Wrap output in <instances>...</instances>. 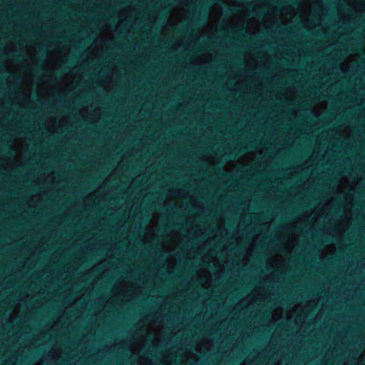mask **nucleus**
Segmentation results:
<instances>
[{
  "mask_svg": "<svg viewBox=\"0 0 365 365\" xmlns=\"http://www.w3.org/2000/svg\"><path fill=\"white\" fill-rule=\"evenodd\" d=\"M16 23L17 38L16 135L19 140L17 165H23V0H17Z\"/></svg>",
  "mask_w": 365,
  "mask_h": 365,
  "instance_id": "nucleus-1",
  "label": "nucleus"
},
{
  "mask_svg": "<svg viewBox=\"0 0 365 365\" xmlns=\"http://www.w3.org/2000/svg\"><path fill=\"white\" fill-rule=\"evenodd\" d=\"M247 148H248V145L241 146V148H240L239 149L235 148V150H233L232 151H230L228 154H227L226 158H231L233 156H237L240 154L245 153L248 150Z\"/></svg>",
  "mask_w": 365,
  "mask_h": 365,
  "instance_id": "nucleus-2",
  "label": "nucleus"
},
{
  "mask_svg": "<svg viewBox=\"0 0 365 365\" xmlns=\"http://www.w3.org/2000/svg\"><path fill=\"white\" fill-rule=\"evenodd\" d=\"M24 24L26 23H31L29 21V17L27 16L26 13V2L25 1H24ZM25 37H26V34H24V38Z\"/></svg>",
  "mask_w": 365,
  "mask_h": 365,
  "instance_id": "nucleus-3",
  "label": "nucleus"
},
{
  "mask_svg": "<svg viewBox=\"0 0 365 365\" xmlns=\"http://www.w3.org/2000/svg\"><path fill=\"white\" fill-rule=\"evenodd\" d=\"M38 49L43 52V56L45 55V53L46 51V47L44 44H41L38 46Z\"/></svg>",
  "mask_w": 365,
  "mask_h": 365,
  "instance_id": "nucleus-4",
  "label": "nucleus"
},
{
  "mask_svg": "<svg viewBox=\"0 0 365 365\" xmlns=\"http://www.w3.org/2000/svg\"><path fill=\"white\" fill-rule=\"evenodd\" d=\"M225 11L227 14H233L235 12V10L233 8L225 6Z\"/></svg>",
  "mask_w": 365,
  "mask_h": 365,
  "instance_id": "nucleus-5",
  "label": "nucleus"
},
{
  "mask_svg": "<svg viewBox=\"0 0 365 365\" xmlns=\"http://www.w3.org/2000/svg\"><path fill=\"white\" fill-rule=\"evenodd\" d=\"M24 71H26V53L25 51H24Z\"/></svg>",
  "mask_w": 365,
  "mask_h": 365,
  "instance_id": "nucleus-6",
  "label": "nucleus"
},
{
  "mask_svg": "<svg viewBox=\"0 0 365 365\" xmlns=\"http://www.w3.org/2000/svg\"><path fill=\"white\" fill-rule=\"evenodd\" d=\"M264 13L263 11H259L258 13H257V16H261L262 15H263Z\"/></svg>",
  "mask_w": 365,
  "mask_h": 365,
  "instance_id": "nucleus-7",
  "label": "nucleus"
},
{
  "mask_svg": "<svg viewBox=\"0 0 365 365\" xmlns=\"http://www.w3.org/2000/svg\"><path fill=\"white\" fill-rule=\"evenodd\" d=\"M24 102L26 101V94L24 93ZM26 115V106H24V115Z\"/></svg>",
  "mask_w": 365,
  "mask_h": 365,
  "instance_id": "nucleus-8",
  "label": "nucleus"
},
{
  "mask_svg": "<svg viewBox=\"0 0 365 365\" xmlns=\"http://www.w3.org/2000/svg\"><path fill=\"white\" fill-rule=\"evenodd\" d=\"M26 158V146L24 145V158ZM24 169H26V165H24Z\"/></svg>",
  "mask_w": 365,
  "mask_h": 365,
  "instance_id": "nucleus-9",
  "label": "nucleus"
},
{
  "mask_svg": "<svg viewBox=\"0 0 365 365\" xmlns=\"http://www.w3.org/2000/svg\"><path fill=\"white\" fill-rule=\"evenodd\" d=\"M25 317H26V315L24 314V324L26 323V319H25ZM25 327H26L24 326V328H25ZM26 339V332L24 331V339Z\"/></svg>",
  "mask_w": 365,
  "mask_h": 365,
  "instance_id": "nucleus-10",
  "label": "nucleus"
},
{
  "mask_svg": "<svg viewBox=\"0 0 365 365\" xmlns=\"http://www.w3.org/2000/svg\"><path fill=\"white\" fill-rule=\"evenodd\" d=\"M25 177H26V174L24 173V178H25ZM26 182V180H24V182ZM25 186H26V185H24V187H25ZM26 192V191L24 190V192ZM25 198H26V197L24 196V199H25ZM24 213L26 212V209H25V208H24Z\"/></svg>",
  "mask_w": 365,
  "mask_h": 365,
  "instance_id": "nucleus-11",
  "label": "nucleus"
},
{
  "mask_svg": "<svg viewBox=\"0 0 365 365\" xmlns=\"http://www.w3.org/2000/svg\"><path fill=\"white\" fill-rule=\"evenodd\" d=\"M182 224H180V223H178V224L176 225V227H182Z\"/></svg>",
  "mask_w": 365,
  "mask_h": 365,
  "instance_id": "nucleus-12",
  "label": "nucleus"
},
{
  "mask_svg": "<svg viewBox=\"0 0 365 365\" xmlns=\"http://www.w3.org/2000/svg\"><path fill=\"white\" fill-rule=\"evenodd\" d=\"M24 246H25V245H26V241H25V240H26V236H25V235H24ZM25 249H26V248L24 247V250H25Z\"/></svg>",
  "mask_w": 365,
  "mask_h": 365,
  "instance_id": "nucleus-13",
  "label": "nucleus"
},
{
  "mask_svg": "<svg viewBox=\"0 0 365 365\" xmlns=\"http://www.w3.org/2000/svg\"><path fill=\"white\" fill-rule=\"evenodd\" d=\"M68 69H69V68H68V67H67V66H65V67H64V70H65V71H67V70H68Z\"/></svg>",
  "mask_w": 365,
  "mask_h": 365,
  "instance_id": "nucleus-14",
  "label": "nucleus"
},
{
  "mask_svg": "<svg viewBox=\"0 0 365 365\" xmlns=\"http://www.w3.org/2000/svg\"><path fill=\"white\" fill-rule=\"evenodd\" d=\"M24 269H26V262H24ZM26 274V272H24V275Z\"/></svg>",
  "mask_w": 365,
  "mask_h": 365,
  "instance_id": "nucleus-15",
  "label": "nucleus"
},
{
  "mask_svg": "<svg viewBox=\"0 0 365 365\" xmlns=\"http://www.w3.org/2000/svg\"><path fill=\"white\" fill-rule=\"evenodd\" d=\"M48 77L50 78V79H52L53 78V76H48Z\"/></svg>",
  "mask_w": 365,
  "mask_h": 365,
  "instance_id": "nucleus-16",
  "label": "nucleus"
},
{
  "mask_svg": "<svg viewBox=\"0 0 365 365\" xmlns=\"http://www.w3.org/2000/svg\"><path fill=\"white\" fill-rule=\"evenodd\" d=\"M24 227L26 226V217H24Z\"/></svg>",
  "mask_w": 365,
  "mask_h": 365,
  "instance_id": "nucleus-17",
  "label": "nucleus"
},
{
  "mask_svg": "<svg viewBox=\"0 0 365 365\" xmlns=\"http://www.w3.org/2000/svg\"><path fill=\"white\" fill-rule=\"evenodd\" d=\"M26 349V346H24V349ZM24 361H26V355L24 354Z\"/></svg>",
  "mask_w": 365,
  "mask_h": 365,
  "instance_id": "nucleus-18",
  "label": "nucleus"
},
{
  "mask_svg": "<svg viewBox=\"0 0 365 365\" xmlns=\"http://www.w3.org/2000/svg\"><path fill=\"white\" fill-rule=\"evenodd\" d=\"M68 63H71V64H73V61H69Z\"/></svg>",
  "mask_w": 365,
  "mask_h": 365,
  "instance_id": "nucleus-19",
  "label": "nucleus"
},
{
  "mask_svg": "<svg viewBox=\"0 0 365 365\" xmlns=\"http://www.w3.org/2000/svg\"><path fill=\"white\" fill-rule=\"evenodd\" d=\"M24 307H26V300L25 299H24Z\"/></svg>",
  "mask_w": 365,
  "mask_h": 365,
  "instance_id": "nucleus-20",
  "label": "nucleus"
},
{
  "mask_svg": "<svg viewBox=\"0 0 365 365\" xmlns=\"http://www.w3.org/2000/svg\"><path fill=\"white\" fill-rule=\"evenodd\" d=\"M41 70H43V68H40V70H39V72H38V73H40Z\"/></svg>",
  "mask_w": 365,
  "mask_h": 365,
  "instance_id": "nucleus-21",
  "label": "nucleus"
},
{
  "mask_svg": "<svg viewBox=\"0 0 365 365\" xmlns=\"http://www.w3.org/2000/svg\"><path fill=\"white\" fill-rule=\"evenodd\" d=\"M165 319H166L167 321H168V317H165Z\"/></svg>",
  "mask_w": 365,
  "mask_h": 365,
  "instance_id": "nucleus-22",
  "label": "nucleus"
},
{
  "mask_svg": "<svg viewBox=\"0 0 365 365\" xmlns=\"http://www.w3.org/2000/svg\"><path fill=\"white\" fill-rule=\"evenodd\" d=\"M24 131L26 130V128H24ZM26 138V137L24 136V138Z\"/></svg>",
  "mask_w": 365,
  "mask_h": 365,
  "instance_id": "nucleus-23",
  "label": "nucleus"
},
{
  "mask_svg": "<svg viewBox=\"0 0 365 365\" xmlns=\"http://www.w3.org/2000/svg\"><path fill=\"white\" fill-rule=\"evenodd\" d=\"M24 290L26 289V286H25V285H24Z\"/></svg>",
  "mask_w": 365,
  "mask_h": 365,
  "instance_id": "nucleus-24",
  "label": "nucleus"
},
{
  "mask_svg": "<svg viewBox=\"0 0 365 365\" xmlns=\"http://www.w3.org/2000/svg\"><path fill=\"white\" fill-rule=\"evenodd\" d=\"M24 78H26V76H24Z\"/></svg>",
  "mask_w": 365,
  "mask_h": 365,
  "instance_id": "nucleus-25",
  "label": "nucleus"
}]
</instances>
